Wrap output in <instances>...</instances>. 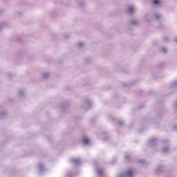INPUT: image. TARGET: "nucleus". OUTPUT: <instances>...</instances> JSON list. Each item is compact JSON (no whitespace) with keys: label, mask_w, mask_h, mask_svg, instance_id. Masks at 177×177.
Returning a JSON list of instances; mask_svg holds the SVG:
<instances>
[{"label":"nucleus","mask_w":177,"mask_h":177,"mask_svg":"<svg viewBox=\"0 0 177 177\" xmlns=\"http://www.w3.org/2000/svg\"><path fill=\"white\" fill-rule=\"evenodd\" d=\"M127 175L128 177H132L133 176V173H132V171L128 170L127 172Z\"/></svg>","instance_id":"nucleus-1"},{"label":"nucleus","mask_w":177,"mask_h":177,"mask_svg":"<svg viewBox=\"0 0 177 177\" xmlns=\"http://www.w3.org/2000/svg\"><path fill=\"white\" fill-rule=\"evenodd\" d=\"M83 143L84 145H88V143H89V139H88V138H84L83 139Z\"/></svg>","instance_id":"nucleus-2"},{"label":"nucleus","mask_w":177,"mask_h":177,"mask_svg":"<svg viewBox=\"0 0 177 177\" xmlns=\"http://www.w3.org/2000/svg\"><path fill=\"white\" fill-rule=\"evenodd\" d=\"M134 10L133 7H129L128 9L129 13H133Z\"/></svg>","instance_id":"nucleus-3"},{"label":"nucleus","mask_w":177,"mask_h":177,"mask_svg":"<svg viewBox=\"0 0 177 177\" xmlns=\"http://www.w3.org/2000/svg\"><path fill=\"white\" fill-rule=\"evenodd\" d=\"M160 1L159 0H153V3H154V5H158Z\"/></svg>","instance_id":"nucleus-4"},{"label":"nucleus","mask_w":177,"mask_h":177,"mask_svg":"<svg viewBox=\"0 0 177 177\" xmlns=\"http://www.w3.org/2000/svg\"><path fill=\"white\" fill-rule=\"evenodd\" d=\"M137 23H138V22H137L136 21H132V24H133V25L137 24Z\"/></svg>","instance_id":"nucleus-5"},{"label":"nucleus","mask_w":177,"mask_h":177,"mask_svg":"<svg viewBox=\"0 0 177 177\" xmlns=\"http://www.w3.org/2000/svg\"><path fill=\"white\" fill-rule=\"evenodd\" d=\"M84 44L82 43L79 44V46H82Z\"/></svg>","instance_id":"nucleus-6"},{"label":"nucleus","mask_w":177,"mask_h":177,"mask_svg":"<svg viewBox=\"0 0 177 177\" xmlns=\"http://www.w3.org/2000/svg\"><path fill=\"white\" fill-rule=\"evenodd\" d=\"M157 19H160V17H156Z\"/></svg>","instance_id":"nucleus-7"},{"label":"nucleus","mask_w":177,"mask_h":177,"mask_svg":"<svg viewBox=\"0 0 177 177\" xmlns=\"http://www.w3.org/2000/svg\"><path fill=\"white\" fill-rule=\"evenodd\" d=\"M176 41L177 42V39H176Z\"/></svg>","instance_id":"nucleus-8"}]
</instances>
